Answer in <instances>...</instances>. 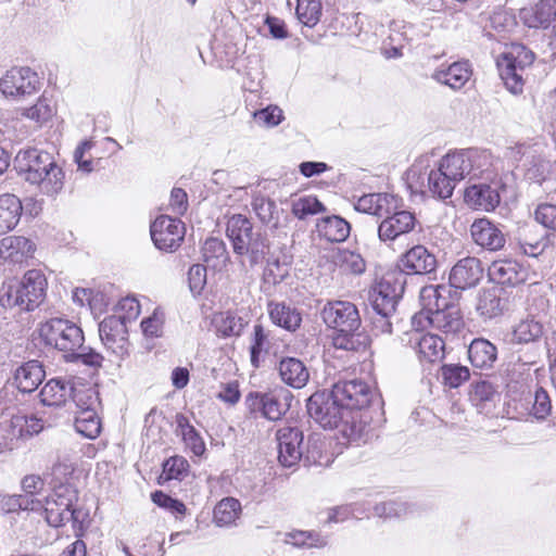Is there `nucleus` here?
<instances>
[{
    "label": "nucleus",
    "mask_w": 556,
    "mask_h": 556,
    "mask_svg": "<svg viewBox=\"0 0 556 556\" xmlns=\"http://www.w3.org/2000/svg\"><path fill=\"white\" fill-rule=\"evenodd\" d=\"M333 263L343 271L359 275L365 271L366 262L361 253L352 250H338Z\"/></svg>",
    "instance_id": "nucleus-43"
},
{
    "label": "nucleus",
    "mask_w": 556,
    "mask_h": 556,
    "mask_svg": "<svg viewBox=\"0 0 556 556\" xmlns=\"http://www.w3.org/2000/svg\"><path fill=\"white\" fill-rule=\"evenodd\" d=\"M140 314V305L136 298L126 296L122 299L116 305V314L115 316H119V318L127 323H130Z\"/></svg>",
    "instance_id": "nucleus-58"
},
{
    "label": "nucleus",
    "mask_w": 556,
    "mask_h": 556,
    "mask_svg": "<svg viewBox=\"0 0 556 556\" xmlns=\"http://www.w3.org/2000/svg\"><path fill=\"white\" fill-rule=\"evenodd\" d=\"M427 189L433 198L445 200L452 197L455 185L450 180L444 170L438 166V168L431 169L427 175Z\"/></svg>",
    "instance_id": "nucleus-38"
},
{
    "label": "nucleus",
    "mask_w": 556,
    "mask_h": 556,
    "mask_svg": "<svg viewBox=\"0 0 556 556\" xmlns=\"http://www.w3.org/2000/svg\"><path fill=\"white\" fill-rule=\"evenodd\" d=\"M443 383L450 388H458L470 377L468 367L459 364H447L441 368Z\"/></svg>",
    "instance_id": "nucleus-50"
},
{
    "label": "nucleus",
    "mask_w": 556,
    "mask_h": 556,
    "mask_svg": "<svg viewBox=\"0 0 556 556\" xmlns=\"http://www.w3.org/2000/svg\"><path fill=\"white\" fill-rule=\"evenodd\" d=\"M54 114V108L47 99H39L33 106L23 109L22 115L38 124L46 123Z\"/></svg>",
    "instance_id": "nucleus-54"
},
{
    "label": "nucleus",
    "mask_w": 556,
    "mask_h": 556,
    "mask_svg": "<svg viewBox=\"0 0 556 556\" xmlns=\"http://www.w3.org/2000/svg\"><path fill=\"white\" fill-rule=\"evenodd\" d=\"M470 76L471 68L468 62H454L446 68L435 70L432 74L434 80L448 86L453 90L462 89Z\"/></svg>",
    "instance_id": "nucleus-31"
},
{
    "label": "nucleus",
    "mask_w": 556,
    "mask_h": 556,
    "mask_svg": "<svg viewBox=\"0 0 556 556\" xmlns=\"http://www.w3.org/2000/svg\"><path fill=\"white\" fill-rule=\"evenodd\" d=\"M277 369L281 381L293 389L305 387L309 379L305 364L295 357L282 358Z\"/></svg>",
    "instance_id": "nucleus-28"
},
{
    "label": "nucleus",
    "mask_w": 556,
    "mask_h": 556,
    "mask_svg": "<svg viewBox=\"0 0 556 556\" xmlns=\"http://www.w3.org/2000/svg\"><path fill=\"white\" fill-rule=\"evenodd\" d=\"M470 401L478 407H483L486 403L493 402L497 392L489 381L481 380L471 386Z\"/></svg>",
    "instance_id": "nucleus-52"
},
{
    "label": "nucleus",
    "mask_w": 556,
    "mask_h": 556,
    "mask_svg": "<svg viewBox=\"0 0 556 556\" xmlns=\"http://www.w3.org/2000/svg\"><path fill=\"white\" fill-rule=\"evenodd\" d=\"M164 323V315L159 309H154L153 314L141 321V329L147 337H160Z\"/></svg>",
    "instance_id": "nucleus-61"
},
{
    "label": "nucleus",
    "mask_w": 556,
    "mask_h": 556,
    "mask_svg": "<svg viewBox=\"0 0 556 556\" xmlns=\"http://www.w3.org/2000/svg\"><path fill=\"white\" fill-rule=\"evenodd\" d=\"M23 206L21 200L11 193L0 195V235H4L18 224Z\"/></svg>",
    "instance_id": "nucleus-34"
},
{
    "label": "nucleus",
    "mask_w": 556,
    "mask_h": 556,
    "mask_svg": "<svg viewBox=\"0 0 556 556\" xmlns=\"http://www.w3.org/2000/svg\"><path fill=\"white\" fill-rule=\"evenodd\" d=\"M77 496V490L72 484H55L52 492L45 496L47 522L58 528L68 521H78L81 511L74 507Z\"/></svg>",
    "instance_id": "nucleus-8"
},
{
    "label": "nucleus",
    "mask_w": 556,
    "mask_h": 556,
    "mask_svg": "<svg viewBox=\"0 0 556 556\" xmlns=\"http://www.w3.org/2000/svg\"><path fill=\"white\" fill-rule=\"evenodd\" d=\"M15 166L27 182L37 186L46 195L54 197L64 187L65 173L47 151L36 148L20 151Z\"/></svg>",
    "instance_id": "nucleus-4"
},
{
    "label": "nucleus",
    "mask_w": 556,
    "mask_h": 556,
    "mask_svg": "<svg viewBox=\"0 0 556 556\" xmlns=\"http://www.w3.org/2000/svg\"><path fill=\"white\" fill-rule=\"evenodd\" d=\"M484 269L479 258L467 256L459 260L450 271L451 287L466 290L476 287L483 277Z\"/></svg>",
    "instance_id": "nucleus-18"
},
{
    "label": "nucleus",
    "mask_w": 556,
    "mask_h": 556,
    "mask_svg": "<svg viewBox=\"0 0 556 556\" xmlns=\"http://www.w3.org/2000/svg\"><path fill=\"white\" fill-rule=\"evenodd\" d=\"M127 324L119 316H108L99 325L101 341L117 356L127 353Z\"/></svg>",
    "instance_id": "nucleus-17"
},
{
    "label": "nucleus",
    "mask_w": 556,
    "mask_h": 556,
    "mask_svg": "<svg viewBox=\"0 0 556 556\" xmlns=\"http://www.w3.org/2000/svg\"><path fill=\"white\" fill-rule=\"evenodd\" d=\"M47 279L37 269L28 270L21 281L10 280L0 290V305L18 307L21 311H34L43 301Z\"/></svg>",
    "instance_id": "nucleus-5"
},
{
    "label": "nucleus",
    "mask_w": 556,
    "mask_h": 556,
    "mask_svg": "<svg viewBox=\"0 0 556 556\" xmlns=\"http://www.w3.org/2000/svg\"><path fill=\"white\" fill-rule=\"evenodd\" d=\"M213 323L217 332L223 337L240 336L248 324L242 317H239L231 312H225L216 315Z\"/></svg>",
    "instance_id": "nucleus-46"
},
{
    "label": "nucleus",
    "mask_w": 556,
    "mask_h": 556,
    "mask_svg": "<svg viewBox=\"0 0 556 556\" xmlns=\"http://www.w3.org/2000/svg\"><path fill=\"white\" fill-rule=\"evenodd\" d=\"M450 180L456 186L457 182L469 177L470 180L483 178L492 167V156L485 150L469 149L447 153L439 163Z\"/></svg>",
    "instance_id": "nucleus-6"
},
{
    "label": "nucleus",
    "mask_w": 556,
    "mask_h": 556,
    "mask_svg": "<svg viewBox=\"0 0 556 556\" xmlns=\"http://www.w3.org/2000/svg\"><path fill=\"white\" fill-rule=\"evenodd\" d=\"M99 404L97 393L92 389L84 391L83 401L77 405L79 410L75 418V429L88 439H96L101 432V422L96 406Z\"/></svg>",
    "instance_id": "nucleus-15"
},
{
    "label": "nucleus",
    "mask_w": 556,
    "mask_h": 556,
    "mask_svg": "<svg viewBox=\"0 0 556 556\" xmlns=\"http://www.w3.org/2000/svg\"><path fill=\"white\" fill-rule=\"evenodd\" d=\"M45 496L41 494H17L9 496L11 508L23 510L45 511Z\"/></svg>",
    "instance_id": "nucleus-53"
},
{
    "label": "nucleus",
    "mask_w": 556,
    "mask_h": 556,
    "mask_svg": "<svg viewBox=\"0 0 556 556\" xmlns=\"http://www.w3.org/2000/svg\"><path fill=\"white\" fill-rule=\"evenodd\" d=\"M492 281L502 286H518L528 279V270L513 260L494 261L488 269Z\"/></svg>",
    "instance_id": "nucleus-21"
},
{
    "label": "nucleus",
    "mask_w": 556,
    "mask_h": 556,
    "mask_svg": "<svg viewBox=\"0 0 556 556\" xmlns=\"http://www.w3.org/2000/svg\"><path fill=\"white\" fill-rule=\"evenodd\" d=\"M253 211L258 219L269 226L270 228H278L279 226V211L274 201L264 197H257L252 202Z\"/></svg>",
    "instance_id": "nucleus-47"
},
{
    "label": "nucleus",
    "mask_w": 556,
    "mask_h": 556,
    "mask_svg": "<svg viewBox=\"0 0 556 556\" xmlns=\"http://www.w3.org/2000/svg\"><path fill=\"white\" fill-rule=\"evenodd\" d=\"M226 233L231 241L235 251L243 249V244L256 232H253L252 223L247 216L237 214L228 219Z\"/></svg>",
    "instance_id": "nucleus-35"
},
{
    "label": "nucleus",
    "mask_w": 556,
    "mask_h": 556,
    "mask_svg": "<svg viewBox=\"0 0 556 556\" xmlns=\"http://www.w3.org/2000/svg\"><path fill=\"white\" fill-rule=\"evenodd\" d=\"M39 88V76L29 67H12L0 79L3 96L15 100L33 96Z\"/></svg>",
    "instance_id": "nucleus-10"
},
{
    "label": "nucleus",
    "mask_w": 556,
    "mask_h": 556,
    "mask_svg": "<svg viewBox=\"0 0 556 556\" xmlns=\"http://www.w3.org/2000/svg\"><path fill=\"white\" fill-rule=\"evenodd\" d=\"M75 463L68 455L59 457L52 466L51 476L52 481L55 484L68 483L70 478L74 473Z\"/></svg>",
    "instance_id": "nucleus-55"
},
{
    "label": "nucleus",
    "mask_w": 556,
    "mask_h": 556,
    "mask_svg": "<svg viewBox=\"0 0 556 556\" xmlns=\"http://www.w3.org/2000/svg\"><path fill=\"white\" fill-rule=\"evenodd\" d=\"M255 122L264 127L278 126L285 118L282 110L277 105H268L264 109L253 112Z\"/></svg>",
    "instance_id": "nucleus-56"
},
{
    "label": "nucleus",
    "mask_w": 556,
    "mask_h": 556,
    "mask_svg": "<svg viewBox=\"0 0 556 556\" xmlns=\"http://www.w3.org/2000/svg\"><path fill=\"white\" fill-rule=\"evenodd\" d=\"M371 390L358 379L339 381L330 392L312 394L306 403L307 413L325 429H338L348 443H358L365 431L359 409L368 406Z\"/></svg>",
    "instance_id": "nucleus-1"
},
{
    "label": "nucleus",
    "mask_w": 556,
    "mask_h": 556,
    "mask_svg": "<svg viewBox=\"0 0 556 556\" xmlns=\"http://www.w3.org/2000/svg\"><path fill=\"white\" fill-rule=\"evenodd\" d=\"M189 287L192 293L199 294L206 283V268L201 264H194L188 271Z\"/></svg>",
    "instance_id": "nucleus-62"
},
{
    "label": "nucleus",
    "mask_w": 556,
    "mask_h": 556,
    "mask_svg": "<svg viewBox=\"0 0 556 556\" xmlns=\"http://www.w3.org/2000/svg\"><path fill=\"white\" fill-rule=\"evenodd\" d=\"M34 252V242L23 236H9L0 241V257L11 263H22Z\"/></svg>",
    "instance_id": "nucleus-27"
},
{
    "label": "nucleus",
    "mask_w": 556,
    "mask_h": 556,
    "mask_svg": "<svg viewBox=\"0 0 556 556\" xmlns=\"http://www.w3.org/2000/svg\"><path fill=\"white\" fill-rule=\"evenodd\" d=\"M317 231L327 241L343 242L350 236L351 226L344 218L332 215L317 223Z\"/></svg>",
    "instance_id": "nucleus-36"
},
{
    "label": "nucleus",
    "mask_w": 556,
    "mask_h": 556,
    "mask_svg": "<svg viewBox=\"0 0 556 556\" xmlns=\"http://www.w3.org/2000/svg\"><path fill=\"white\" fill-rule=\"evenodd\" d=\"M328 328L339 331H356L362 325L357 306L350 301H328L320 311Z\"/></svg>",
    "instance_id": "nucleus-11"
},
{
    "label": "nucleus",
    "mask_w": 556,
    "mask_h": 556,
    "mask_svg": "<svg viewBox=\"0 0 556 556\" xmlns=\"http://www.w3.org/2000/svg\"><path fill=\"white\" fill-rule=\"evenodd\" d=\"M293 395L285 389H279L265 395L263 417L269 420L280 419L290 407Z\"/></svg>",
    "instance_id": "nucleus-37"
},
{
    "label": "nucleus",
    "mask_w": 556,
    "mask_h": 556,
    "mask_svg": "<svg viewBox=\"0 0 556 556\" xmlns=\"http://www.w3.org/2000/svg\"><path fill=\"white\" fill-rule=\"evenodd\" d=\"M415 329L414 336L410 338V343L417 351L419 358L424 362L435 363L444 357L445 344L443 340L431 333H421L422 329Z\"/></svg>",
    "instance_id": "nucleus-24"
},
{
    "label": "nucleus",
    "mask_w": 556,
    "mask_h": 556,
    "mask_svg": "<svg viewBox=\"0 0 556 556\" xmlns=\"http://www.w3.org/2000/svg\"><path fill=\"white\" fill-rule=\"evenodd\" d=\"M470 236L476 244L489 251H498L506 242L502 230L486 218H479L472 223Z\"/></svg>",
    "instance_id": "nucleus-22"
},
{
    "label": "nucleus",
    "mask_w": 556,
    "mask_h": 556,
    "mask_svg": "<svg viewBox=\"0 0 556 556\" xmlns=\"http://www.w3.org/2000/svg\"><path fill=\"white\" fill-rule=\"evenodd\" d=\"M505 306L506 301L503 299L500 288L482 289L478 294L476 311L484 320L501 316Z\"/></svg>",
    "instance_id": "nucleus-29"
},
{
    "label": "nucleus",
    "mask_w": 556,
    "mask_h": 556,
    "mask_svg": "<svg viewBox=\"0 0 556 556\" xmlns=\"http://www.w3.org/2000/svg\"><path fill=\"white\" fill-rule=\"evenodd\" d=\"M520 17L530 28H547L556 21V0H540L520 11Z\"/></svg>",
    "instance_id": "nucleus-26"
},
{
    "label": "nucleus",
    "mask_w": 556,
    "mask_h": 556,
    "mask_svg": "<svg viewBox=\"0 0 556 556\" xmlns=\"http://www.w3.org/2000/svg\"><path fill=\"white\" fill-rule=\"evenodd\" d=\"M303 439L299 428L283 427L277 431L278 460L283 467L295 466L302 459Z\"/></svg>",
    "instance_id": "nucleus-16"
},
{
    "label": "nucleus",
    "mask_w": 556,
    "mask_h": 556,
    "mask_svg": "<svg viewBox=\"0 0 556 556\" xmlns=\"http://www.w3.org/2000/svg\"><path fill=\"white\" fill-rule=\"evenodd\" d=\"M151 500L155 505L164 508L175 516H184L186 514L187 508L181 501L174 498L162 491L153 492L151 494Z\"/></svg>",
    "instance_id": "nucleus-57"
},
{
    "label": "nucleus",
    "mask_w": 556,
    "mask_h": 556,
    "mask_svg": "<svg viewBox=\"0 0 556 556\" xmlns=\"http://www.w3.org/2000/svg\"><path fill=\"white\" fill-rule=\"evenodd\" d=\"M45 376L42 364L37 359H31L15 368L13 383L22 393H31L39 387Z\"/></svg>",
    "instance_id": "nucleus-25"
},
{
    "label": "nucleus",
    "mask_w": 556,
    "mask_h": 556,
    "mask_svg": "<svg viewBox=\"0 0 556 556\" xmlns=\"http://www.w3.org/2000/svg\"><path fill=\"white\" fill-rule=\"evenodd\" d=\"M267 312L273 324L288 331H295L301 326V313L285 302L270 301L267 304Z\"/></svg>",
    "instance_id": "nucleus-32"
},
{
    "label": "nucleus",
    "mask_w": 556,
    "mask_h": 556,
    "mask_svg": "<svg viewBox=\"0 0 556 556\" xmlns=\"http://www.w3.org/2000/svg\"><path fill=\"white\" fill-rule=\"evenodd\" d=\"M514 242L519 253L531 257L541 255L546 247L543 232L529 224L518 227Z\"/></svg>",
    "instance_id": "nucleus-23"
},
{
    "label": "nucleus",
    "mask_w": 556,
    "mask_h": 556,
    "mask_svg": "<svg viewBox=\"0 0 556 556\" xmlns=\"http://www.w3.org/2000/svg\"><path fill=\"white\" fill-rule=\"evenodd\" d=\"M369 300L375 313L393 315L399 292L388 280H382L370 291Z\"/></svg>",
    "instance_id": "nucleus-30"
},
{
    "label": "nucleus",
    "mask_w": 556,
    "mask_h": 556,
    "mask_svg": "<svg viewBox=\"0 0 556 556\" xmlns=\"http://www.w3.org/2000/svg\"><path fill=\"white\" fill-rule=\"evenodd\" d=\"M437 257L426 247L417 244L407 250L399 261L400 269L408 275H426L435 270Z\"/></svg>",
    "instance_id": "nucleus-19"
},
{
    "label": "nucleus",
    "mask_w": 556,
    "mask_h": 556,
    "mask_svg": "<svg viewBox=\"0 0 556 556\" xmlns=\"http://www.w3.org/2000/svg\"><path fill=\"white\" fill-rule=\"evenodd\" d=\"M169 207L173 213L184 215L188 210V195L181 188H174L170 192Z\"/></svg>",
    "instance_id": "nucleus-64"
},
{
    "label": "nucleus",
    "mask_w": 556,
    "mask_h": 556,
    "mask_svg": "<svg viewBox=\"0 0 556 556\" xmlns=\"http://www.w3.org/2000/svg\"><path fill=\"white\" fill-rule=\"evenodd\" d=\"M292 213L299 219H305L309 215H316L324 212L326 207L315 197L306 195L294 199L291 205Z\"/></svg>",
    "instance_id": "nucleus-49"
},
{
    "label": "nucleus",
    "mask_w": 556,
    "mask_h": 556,
    "mask_svg": "<svg viewBox=\"0 0 556 556\" xmlns=\"http://www.w3.org/2000/svg\"><path fill=\"white\" fill-rule=\"evenodd\" d=\"M533 61L534 53L522 45L513 46L498 58V73L508 91L514 94L522 92L523 73Z\"/></svg>",
    "instance_id": "nucleus-9"
},
{
    "label": "nucleus",
    "mask_w": 556,
    "mask_h": 556,
    "mask_svg": "<svg viewBox=\"0 0 556 556\" xmlns=\"http://www.w3.org/2000/svg\"><path fill=\"white\" fill-rule=\"evenodd\" d=\"M551 409L552 404L547 392L541 387L536 388L532 405L533 416L543 419L551 413Z\"/></svg>",
    "instance_id": "nucleus-60"
},
{
    "label": "nucleus",
    "mask_w": 556,
    "mask_h": 556,
    "mask_svg": "<svg viewBox=\"0 0 556 556\" xmlns=\"http://www.w3.org/2000/svg\"><path fill=\"white\" fill-rule=\"evenodd\" d=\"M43 428L45 421L35 415L15 414L0 420V431L10 443H13L14 448L21 440L40 433Z\"/></svg>",
    "instance_id": "nucleus-14"
},
{
    "label": "nucleus",
    "mask_w": 556,
    "mask_h": 556,
    "mask_svg": "<svg viewBox=\"0 0 556 556\" xmlns=\"http://www.w3.org/2000/svg\"><path fill=\"white\" fill-rule=\"evenodd\" d=\"M189 468V464L187 459L182 456H173L169 457L163 464V471L160 476V479L163 481H169L173 479L181 480L184 476L187 473Z\"/></svg>",
    "instance_id": "nucleus-51"
},
{
    "label": "nucleus",
    "mask_w": 556,
    "mask_h": 556,
    "mask_svg": "<svg viewBox=\"0 0 556 556\" xmlns=\"http://www.w3.org/2000/svg\"><path fill=\"white\" fill-rule=\"evenodd\" d=\"M543 334V325L534 319L527 318L517 324L513 331V342L530 343L539 340Z\"/></svg>",
    "instance_id": "nucleus-45"
},
{
    "label": "nucleus",
    "mask_w": 556,
    "mask_h": 556,
    "mask_svg": "<svg viewBox=\"0 0 556 556\" xmlns=\"http://www.w3.org/2000/svg\"><path fill=\"white\" fill-rule=\"evenodd\" d=\"M154 245L165 252L177 250L185 237V225L180 219L161 215L150 226Z\"/></svg>",
    "instance_id": "nucleus-13"
},
{
    "label": "nucleus",
    "mask_w": 556,
    "mask_h": 556,
    "mask_svg": "<svg viewBox=\"0 0 556 556\" xmlns=\"http://www.w3.org/2000/svg\"><path fill=\"white\" fill-rule=\"evenodd\" d=\"M240 514V502L235 497H225L216 504L213 520L218 527H229L235 525Z\"/></svg>",
    "instance_id": "nucleus-39"
},
{
    "label": "nucleus",
    "mask_w": 556,
    "mask_h": 556,
    "mask_svg": "<svg viewBox=\"0 0 556 556\" xmlns=\"http://www.w3.org/2000/svg\"><path fill=\"white\" fill-rule=\"evenodd\" d=\"M468 357L473 367L490 369L497 359V349L486 339H473L468 348Z\"/></svg>",
    "instance_id": "nucleus-33"
},
{
    "label": "nucleus",
    "mask_w": 556,
    "mask_h": 556,
    "mask_svg": "<svg viewBox=\"0 0 556 556\" xmlns=\"http://www.w3.org/2000/svg\"><path fill=\"white\" fill-rule=\"evenodd\" d=\"M176 424L177 430L186 446L189 447L194 455H202L205 451V444L194 427L190 425L188 418L182 414H178L176 416Z\"/></svg>",
    "instance_id": "nucleus-42"
},
{
    "label": "nucleus",
    "mask_w": 556,
    "mask_h": 556,
    "mask_svg": "<svg viewBox=\"0 0 556 556\" xmlns=\"http://www.w3.org/2000/svg\"><path fill=\"white\" fill-rule=\"evenodd\" d=\"M484 181L470 185L465 190V202L476 208L486 212L494 211L501 202V190L504 186L500 179H491L492 170L489 176L484 174Z\"/></svg>",
    "instance_id": "nucleus-12"
},
{
    "label": "nucleus",
    "mask_w": 556,
    "mask_h": 556,
    "mask_svg": "<svg viewBox=\"0 0 556 556\" xmlns=\"http://www.w3.org/2000/svg\"><path fill=\"white\" fill-rule=\"evenodd\" d=\"M370 340L366 333L356 331H339L332 338V344L336 349L365 352L369 346Z\"/></svg>",
    "instance_id": "nucleus-40"
},
{
    "label": "nucleus",
    "mask_w": 556,
    "mask_h": 556,
    "mask_svg": "<svg viewBox=\"0 0 556 556\" xmlns=\"http://www.w3.org/2000/svg\"><path fill=\"white\" fill-rule=\"evenodd\" d=\"M295 12L303 25L314 27L321 15L320 0H298Z\"/></svg>",
    "instance_id": "nucleus-48"
},
{
    "label": "nucleus",
    "mask_w": 556,
    "mask_h": 556,
    "mask_svg": "<svg viewBox=\"0 0 556 556\" xmlns=\"http://www.w3.org/2000/svg\"><path fill=\"white\" fill-rule=\"evenodd\" d=\"M84 392H75L71 381L63 378L50 379L40 390V402L48 406H61L68 399L80 405Z\"/></svg>",
    "instance_id": "nucleus-20"
},
{
    "label": "nucleus",
    "mask_w": 556,
    "mask_h": 556,
    "mask_svg": "<svg viewBox=\"0 0 556 556\" xmlns=\"http://www.w3.org/2000/svg\"><path fill=\"white\" fill-rule=\"evenodd\" d=\"M403 206L400 197L387 192L364 194L354 204L357 212L381 219L377 235L384 244L413 232L419 225L415 213L404 210Z\"/></svg>",
    "instance_id": "nucleus-2"
},
{
    "label": "nucleus",
    "mask_w": 556,
    "mask_h": 556,
    "mask_svg": "<svg viewBox=\"0 0 556 556\" xmlns=\"http://www.w3.org/2000/svg\"><path fill=\"white\" fill-rule=\"evenodd\" d=\"M39 336L46 345L54 348L65 354L68 358L72 354L83 348L85 336L79 326L75 323L60 317L50 318L42 323L39 328Z\"/></svg>",
    "instance_id": "nucleus-7"
},
{
    "label": "nucleus",
    "mask_w": 556,
    "mask_h": 556,
    "mask_svg": "<svg viewBox=\"0 0 556 556\" xmlns=\"http://www.w3.org/2000/svg\"><path fill=\"white\" fill-rule=\"evenodd\" d=\"M534 217L545 228L556 231V205L549 203L538 205Z\"/></svg>",
    "instance_id": "nucleus-59"
},
{
    "label": "nucleus",
    "mask_w": 556,
    "mask_h": 556,
    "mask_svg": "<svg viewBox=\"0 0 556 556\" xmlns=\"http://www.w3.org/2000/svg\"><path fill=\"white\" fill-rule=\"evenodd\" d=\"M285 543L300 548H323L328 540L316 531L295 530L286 533Z\"/></svg>",
    "instance_id": "nucleus-41"
},
{
    "label": "nucleus",
    "mask_w": 556,
    "mask_h": 556,
    "mask_svg": "<svg viewBox=\"0 0 556 556\" xmlns=\"http://www.w3.org/2000/svg\"><path fill=\"white\" fill-rule=\"evenodd\" d=\"M450 289L446 286H426L420 290L422 309L412 317V325L416 329L427 326L441 331L446 336H455L464 328V320L459 308L450 304Z\"/></svg>",
    "instance_id": "nucleus-3"
},
{
    "label": "nucleus",
    "mask_w": 556,
    "mask_h": 556,
    "mask_svg": "<svg viewBox=\"0 0 556 556\" xmlns=\"http://www.w3.org/2000/svg\"><path fill=\"white\" fill-rule=\"evenodd\" d=\"M242 248L241 250H235V253L247 257L251 266L262 263L268 252L266 239L257 232Z\"/></svg>",
    "instance_id": "nucleus-44"
},
{
    "label": "nucleus",
    "mask_w": 556,
    "mask_h": 556,
    "mask_svg": "<svg viewBox=\"0 0 556 556\" xmlns=\"http://www.w3.org/2000/svg\"><path fill=\"white\" fill-rule=\"evenodd\" d=\"M375 515L382 518L400 517L405 515L407 507L405 503L386 502L377 504L374 508Z\"/></svg>",
    "instance_id": "nucleus-63"
}]
</instances>
